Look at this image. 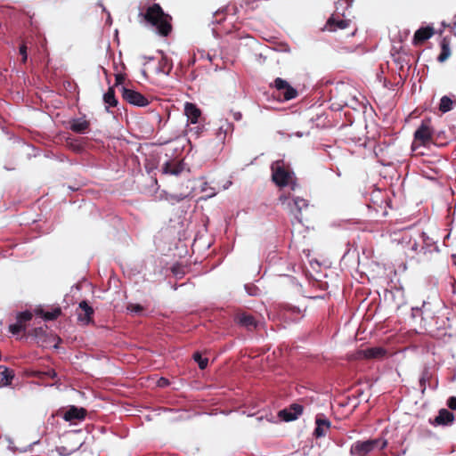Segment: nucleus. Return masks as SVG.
Here are the masks:
<instances>
[{"label":"nucleus","mask_w":456,"mask_h":456,"mask_svg":"<svg viewBox=\"0 0 456 456\" xmlns=\"http://www.w3.org/2000/svg\"><path fill=\"white\" fill-rule=\"evenodd\" d=\"M279 200L280 202L282 204V205H287L288 206V197L285 196V195H281L280 198H279Z\"/></svg>","instance_id":"nucleus-32"},{"label":"nucleus","mask_w":456,"mask_h":456,"mask_svg":"<svg viewBox=\"0 0 456 456\" xmlns=\"http://www.w3.org/2000/svg\"><path fill=\"white\" fill-rule=\"evenodd\" d=\"M86 416V410L83 408H77L75 406L70 407L64 413V419L67 421H71L75 419H83Z\"/></svg>","instance_id":"nucleus-16"},{"label":"nucleus","mask_w":456,"mask_h":456,"mask_svg":"<svg viewBox=\"0 0 456 456\" xmlns=\"http://www.w3.org/2000/svg\"><path fill=\"white\" fill-rule=\"evenodd\" d=\"M193 359L198 363L200 369L204 370L205 368H207L208 364V358H203L199 352H196L193 354Z\"/></svg>","instance_id":"nucleus-25"},{"label":"nucleus","mask_w":456,"mask_h":456,"mask_svg":"<svg viewBox=\"0 0 456 456\" xmlns=\"http://www.w3.org/2000/svg\"><path fill=\"white\" fill-rule=\"evenodd\" d=\"M303 413V406L297 403L290 405L289 408L279 411V417L284 421H292L297 419Z\"/></svg>","instance_id":"nucleus-8"},{"label":"nucleus","mask_w":456,"mask_h":456,"mask_svg":"<svg viewBox=\"0 0 456 456\" xmlns=\"http://www.w3.org/2000/svg\"><path fill=\"white\" fill-rule=\"evenodd\" d=\"M26 330V327L24 324H22L20 322L17 320V322L13 324H11L9 326V330L12 334L16 335L20 333V331H24Z\"/></svg>","instance_id":"nucleus-26"},{"label":"nucleus","mask_w":456,"mask_h":456,"mask_svg":"<svg viewBox=\"0 0 456 456\" xmlns=\"http://www.w3.org/2000/svg\"><path fill=\"white\" fill-rule=\"evenodd\" d=\"M434 28L431 26L419 28L416 32L414 33L412 43L415 45H418L430 37L434 35Z\"/></svg>","instance_id":"nucleus-10"},{"label":"nucleus","mask_w":456,"mask_h":456,"mask_svg":"<svg viewBox=\"0 0 456 456\" xmlns=\"http://www.w3.org/2000/svg\"><path fill=\"white\" fill-rule=\"evenodd\" d=\"M441 53L437 57L439 62H444L452 54L450 41L444 37L440 43Z\"/></svg>","instance_id":"nucleus-19"},{"label":"nucleus","mask_w":456,"mask_h":456,"mask_svg":"<svg viewBox=\"0 0 456 456\" xmlns=\"http://www.w3.org/2000/svg\"><path fill=\"white\" fill-rule=\"evenodd\" d=\"M315 424L314 435L316 437L324 436L330 428V421L322 414L316 416Z\"/></svg>","instance_id":"nucleus-11"},{"label":"nucleus","mask_w":456,"mask_h":456,"mask_svg":"<svg viewBox=\"0 0 456 456\" xmlns=\"http://www.w3.org/2000/svg\"><path fill=\"white\" fill-rule=\"evenodd\" d=\"M184 113L191 124L198 123L201 114L200 109H198L197 106L191 102H185Z\"/></svg>","instance_id":"nucleus-14"},{"label":"nucleus","mask_w":456,"mask_h":456,"mask_svg":"<svg viewBox=\"0 0 456 456\" xmlns=\"http://www.w3.org/2000/svg\"><path fill=\"white\" fill-rule=\"evenodd\" d=\"M115 79H116V85L118 86L122 83V81L124 80V77L121 74H118V75H116Z\"/></svg>","instance_id":"nucleus-33"},{"label":"nucleus","mask_w":456,"mask_h":456,"mask_svg":"<svg viewBox=\"0 0 456 456\" xmlns=\"http://www.w3.org/2000/svg\"><path fill=\"white\" fill-rule=\"evenodd\" d=\"M349 20L340 18L338 14H332L327 20L324 30L336 32L339 29H345L348 27Z\"/></svg>","instance_id":"nucleus-7"},{"label":"nucleus","mask_w":456,"mask_h":456,"mask_svg":"<svg viewBox=\"0 0 456 456\" xmlns=\"http://www.w3.org/2000/svg\"><path fill=\"white\" fill-rule=\"evenodd\" d=\"M386 350L380 346L370 347L362 352V355L368 359H380L386 355Z\"/></svg>","instance_id":"nucleus-18"},{"label":"nucleus","mask_w":456,"mask_h":456,"mask_svg":"<svg viewBox=\"0 0 456 456\" xmlns=\"http://www.w3.org/2000/svg\"><path fill=\"white\" fill-rule=\"evenodd\" d=\"M32 319V313L29 311L21 312L17 315V320L22 324Z\"/></svg>","instance_id":"nucleus-27"},{"label":"nucleus","mask_w":456,"mask_h":456,"mask_svg":"<svg viewBox=\"0 0 456 456\" xmlns=\"http://www.w3.org/2000/svg\"><path fill=\"white\" fill-rule=\"evenodd\" d=\"M158 384H159V386H160V387H164V386H167V385L168 384V381H167V379L161 378V379L159 380Z\"/></svg>","instance_id":"nucleus-34"},{"label":"nucleus","mask_w":456,"mask_h":456,"mask_svg":"<svg viewBox=\"0 0 456 456\" xmlns=\"http://www.w3.org/2000/svg\"><path fill=\"white\" fill-rule=\"evenodd\" d=\"M20 53L22 56V62H26L28 60V53H27V46L26 45H21L20 46Z\"/></svg>","instance_id":"nucleus-29"},{"label":"nucleus","mask_w":456,"mask_h":456,"mask_svg":"<svg viewBox=\"0 0 456 456\" xmlns=\"http://www.w3.org/2000/svg\"><path fill=\"white\" fill-rule=\"evenodd\" d=\"M89 126V122L83 118H77L71 122L70 128L76 133L82 134Z\"/></svg>","instance_id":"nucleus-20"},{"label":"nucleus","mask_w":456,"mask_h":456,"mask_svg":"<svg viewBox=\"0 0 456 456\" xmlns=\"http://www.w3.org/2000/svg\"><path fill=\"white\" fill-rule=\"evenodd\" d=\"M236 319L240 325H241L250 330L256 329V327L258 325V322L250 314H240L237 315Z\"/></svg>","instance_id":"nucleus-15"},{"label":"nucleus","mask_w":456,"mask_h":456,"mask_svg":"<svg viewBox=\"0 0 456 456\" xmlns=\"http://www.w3.org/2000/svg\"><path fill=\"white\" fill-rule=\"evenodd\" d=\"M274 87L282 92L283 98L286 101L292 100L297 97V92L295 88H293L286 80L277 77L274 80Z\"/></svg>","instance_id":"nucleus-6"},{"label":"nucleus","mask_w":456,"mask_h":456,"mask_svg":"<svg viewBox=\"0 0 456 456\" xmlns=\"http://www.w3.org/2000/svg\"><path fill=\"white\" fill-rule=\"evenodd\" d=\"M308 207V203L305 199L302 198H295L293 200V203H288V208L291 214L295 216L298 222H302L301 219V211Z\"/></svg>","instance_id":"nucleus-9"},{"label":"nucleus","mask_w":456,"mask_h":456,"mask_svg":"<svg viewBox=\"0 0 456 456\" xmlns=\"http://www.w3.org/2000/svg\"><path fill=\"white\" fill-rule=\"evenodd\" d=\"M1 374L2 381L4 382V386L9 385L14 377L13 371L7 368H4Z\"/></svg>","instance_id":"nucleus-24"},{"label":"nucleus","mask_w":456,"mask_h":456,"mask_svg":"<svg viewBox=\"0 0 456 456\" xmlns=\"http://www.w3.org/2000/svg\"><path fill=\"white\" fill-rule=\"evenodd\" d=\"M447 405L452 410H456V397L452 396L449 398Z\"/></svg>","instance_id":"nucleus-30"},{"label":"nucleus","mask_w":456,"mask_h":456,"mask_svg":"<svg viewBox=\"0 0 456 456\" xmlns=\"http://www.w3.org/2000/svg\"><path fill=\"white\" fill-rule=\"evenodd\" d=\"M272 178L276 185L279 187L291 186V189L296 187L295 175L289 168L285 167L282 160H277L271 166Z\"/></svg>","instance_id":"nucleus-2"},{"label":"nucleus","mask_w":456,"mask_h":456,"mask_svg":"<svg viewBox=\"0 0 456 456\" xmlns=\"http://www.w3.org/2000/svg\"><path fill=\"white\" fill-rule=\"evenodd\" d=\"M241 117H242V115H241V113H240V112H236V113H234V118H235L236 120H240V119L241 118Z\"/></svg>","instance_id":"nucleus-35"},{"label":"nucleus","mask_w":456,"mask_h":456,"mask_svg":"<svg viewBox=\"0 0 456 456\" xmlns=\"http://www.w3.org/2000/svg\"><path fill=\"white\" fill-rule=\"evenodd\" d=\"M433 128L430 120H424L414 133V140L411 145L412 151H416L420 146H426L432 141Z\"/></svg>","instance_id":"nucleus-4"},{"label":"nucleus","mask_w":456,"mask_h":456,"mask_svg":"<svg viewBox=\"0 0 456 456\" xmlns=\"http://www.w3.org/2000/svg\"><path fill=\"white\" fill-rule=\"evenodd\" d=\"M58 452L61 456H67L70 454V452H68L64 447L58 448Z\"/></svg>","instance_id":"nucleus-31"},{"label":"nucleus","mask_w":456,"mask_h":456,"mask_svg":"<svg viewBox=\"0 0 456 456\" xmlns=\"http://www.w3.org/2000/svg\"><path fill=\"white\" fill-rule=\"evenodd\" d=\"M184 167L182 161H167L162 166V172L166 175L178 176L183 170Z\"/></svg>","instance_id":"nucleus-12"},{"label":"nucleus","mask_w":456,"mask_h":456,"mask_svg":"<svg viewBox=\"0 0 456 456\" xmlns=\"http://www.w3.org/2000/svg\"><path fill=\"white\" fill-rule=\"evenodd\" d=\"M144 19L151 25L155 27L158 33L161 36H167L171 30L168 16L163 12L161 7L157 4H154L147 9Z\"/></svg>","instance_id":"nucleus-1"},{"label":"nucleus","mask_w":456,"mask_h":456,"mask_svg":"<svg viewBox=\"0 0 456 456\" xmlns=\"http://www.w3.org/2000/svg\"><path fill=\"white\" fill-rule=\"evenodd\" d=\"M103 102L107 105L106 109L108 110L110 107H116L118 104V100L115 97V92L112 87H110L108 91L103 94Z\"/></svg>","instance_id":"nucleus-21"},{"label":"nucleus","mask_w":456,"mask_h":456,"mask_svg":"<svg viewBox=\"0 0 456 456\" xmlns=\"http://www.w3.org/2000/svg\"><path fill=\"white\" fill-rule=\"evenodd\" d=\"M454 419L453 414L446 409L439 411L438 415L435 418L432 422L435 426H446L452 423Z\"/></svg>","instance_id":"nucleus-13"},{"label":"nucleus","mask_w":456,"mask_h":456,"mask_svg":"<svg viewBox=\"0 0 456 456\" xmlns=\"http://www.w3.org/2000/svg\"><path fill=\"white\" fill-rule=\"evenodd\" d=\"M79 308L84 312V315L78 314V321L84 324L89 323L94 314L93 308L86 303V301L80 302Z\"/></svg>","instance_id":"nucleus-17"},{"label":"nucleus","mask_w":456,"mask_h":456,"mask_svg":"<svg viewBox=\"0 0 456 456\" xmlns=\"http://www.w3.org/2000/svg\"><path fill=\"white\" fill-rule=\"evenodd\" d=\"M126 309L132 314H140L143 310V307L139 304H129Z\"/></svg>","instance_id":"nucleus-28"},{"label":"nucleus","mask_w":456,"mask_h":456,"mask_svg":"<svg viewBox=\"0 0 456 456\" xmlns=\"http://www.w3.org/2000/svg\"><path fill=\"white\" fill-rule=\"evenodd\" d=\"M456 102L452 100L449 96H443L439 103V110L443 113H446L452 110L453 105Z\"/></svg>","instance_id":"nucleus-23"},{"label":"nucleus","mask_w":456,"mask_h":456,"mask_svg":"<svg viewBox=\"0 0 456 456\" xmlns=\"http://www.w3.org/2000/svg\"><path fill=\"white\" fill-rule=\"evenodd\" d=\"M121 94L126 102L136 107H145L150 103L149 100L141 93L125 86L121 88Z\"/></svg>","instance_id":"nucleus-5"},{"label":"nucleus","mask_w":456,"mask_h":456,"mask_svg":"<svg viewBox=\"0 0 456 456\" xmlns=\"http://www.w3.org/2000/svg\"><path fill=\"white\" fill-rule=\"evenodd\" d=\"M37 313L39 314L42 316V318L45 319V321H52L57 319L61 315V307H55L51 311L40 310L37 311Z\"/></svg>","instance_id":"nucleus-22"},{"label":"nucleus","mask_w":456,"mask_h":456,"mask_svg":"<svg viewBox=\"0 0 456 456\" xmlns=\"http://www.w3.org/2000/svg\"><path fill=\"white\" fill-rule=\"evenodd\" d=\"M387 444L386 439L378 438L362 442H356L351 447V453L354 456H366L375 449L382 450Z\"/></svg>","instance_id":"nucleus-3"}]
</instances>
